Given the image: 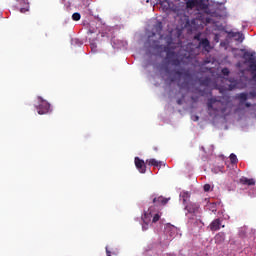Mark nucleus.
I'll return each mask as SVG.
<instances>
[{
  "mask_svg": "<svg viewBox=\"0 0 256 256\" xmlns=\"http://www.w3.org/2000/svg\"><path fill=\"white\" fill-rule=\"evenodd\" d=\"M181 197H182L183 203L185 205L187 203V199H189V192L182 193Z\"/></svg>",
  "mask_w": 256,
  "mask_h": 256,
  "instance_id": "5701e85b",
  "label": "nucleus"
},
{
  "mask_svg": "<svg viewBox=\"0 0 256 256\" xmlns=\"http://www.w3.org/2000/svg\"><path fill=\"white\" fill-rule=\"evenodd\" d=\"M178 105H181V100H178Z\"/></svg>",
  "mask_w": 256,
  "mask_h": 256,
  "instance_id": "2f4dec72",
  "label": "nucleus"
},
{
  "mask_svg": "<svg viewBox=\"0 0 256 256\" xmlns=\"http://www.w3.org/2000/svg\"><path fill=\"white\" fill-rule=\"evenodd\" d=\"M154 29L158 35H161V31H163V23L162 22H157L156 25L154 26Z\"/></svg>",
  "mask_w": 256,
  "mask_h": 256,
  "instance_id": "a211bd4d",
  "label": "nucleus"
},
{
  "mask_svg": "<svg viewBox=\"0 0 256 256\" xmlns=\"http://www.w3.org/2000/svg\"><path fill=\"white\" fill-rule=\"evenodd\" d=\"M215 39H217V35L215 36Z\"/></svg>",
  "mask_w": 256,
  "mask_h": 256,
  "instance_id": "4c0bfd02",
  "label": "nucleus"
},
{
  "mask_svg": "<svg viewBox=\"0 0 256 256\" xmlns=\"http://www.w3.org/2000/svg\"><path fill=\"white\" fill-rule=\"evenodd\" d=\"M229 83H230L228 85L229 91H233V89L239 88V82L237 80H235L234 78H230Z\"/></svg>",
  "mask_w": 256,
  "mask_h": 256,
  "instance_id": "2eb2a0df",
  "label": "nucleus"
},
{
  "mask_svg": "<svg viewBox=\"0 0 256 256\" xmlns=\"http://www.w3.org/2000/svg\"><path fill=\"white\" fill-rule=\"evenodd\" d=\"M20 11H21V13H23V12H24V9L22 8Z\"/></svg>",
  "mask_w": 256,
  "mask_h": 256,
  "instance_id": "c9c22d12",
  "label": "nucleus"
},
{
  "mask_svg": "<svg viewBox=\"0 0 256 256\" xmlns=\"http://www.w3.org/2000/svg\"><path fill=\"white\" fill-rule=\"evenodd\" d=\"M230 162L232 163V165L237 164L238 162L237 155H235L234 153L230 154Z\"/></svg>",
  "mask_w": 256,
  "mask_h": 256,
  "instance_id": "412c9836",
  "label": "nucleus"
},
{
  "mask_svg": "<svg viewBox=\"0 0 256 256\" xmlns=\"http://www.w3.org/2000/svg\"><path fill=\"white\" fill-rule=\"evenodd\" d=\"M256 97V89L255 90H252L250 91L249 93H240L238 94L237 96V99H239L240 101V104L243 105V103H245V101H247V99H255Z\"/></svg>",
  "mask_w": 256,
  "mask_h": 256,
  "instance_id": "6e6552de",
  "label": "nucleus"
},
{
  "mask_svg": "<svg viewBox=\"0 0 256 256\" xmlns=\"http://www.w3.org/2000/svg\"><path fill=\"white\" fill-rule=\"evenodd\" d=\"M165 73H169V68H165Z\"/></svg>",
  "mask_w": 256,
  "mask_h": 256,
  "instance_id": "7c9ffc66",
  "label": "nucleus"
},
{
  "mask_svg": "<svg viewBox=\"0 0 256 256\" xmlns=\"http://www.w3.org/2000/svg\"><path fill=\"white\" fill-rule=\"evenodd\" d=\"M194 225H203V222L201 220H195Z\"/></svg>",
  "mask_w": 256,
  "mask_h": 256,
  "instance_id": "cd10ccee",
  "label": "nucleus"
},
{
  "mask_svg": "<svg viewBox=\"0 0 256 256\" xmlns=\"http://www.w3.org/2000/svg\"><path fill=\"white\" fill-rule=\"evenodd\" d=\"M204 191L207 193L209 191H211V185L210 184H205L204 185Z\"/></svg>",
  "mask_w": 256,
  "mask_h": 256,
  "instance_id": "393cba45",
  "label": "nucleus"
},
{
  "mask_svg": "<svg viewBox=\"0 0 256 256\" xmlns=\"http://www.w3.org/2000/svg\"><path fill=\"white\" fill-rule=\"evenodd\" d=\"M154 151H158L157 147H154Z\"/></svg>",
  "mask_w": 256,
  "mask_h": 256,
  "instance_id": "f704fd0d",
  "label": "nucleus"
},
{
  "mask_svg": "<svg viewBox=\"0 0 256 256\" xmlns=\"http://www.w3.org/2000/svg\"><path fill=\"white\" fill-rule=\"evenodd\" d=\"M165 232L167 233V235H169L171 239H175V236L177 235V227L171 224H167L165 228Z\"/></svg>",
  "mask_w": 256,
  "mask_h": 256,
  "instance_id": "ddd939ff",
  "label": "nucleus"
},
{
  "mask_svg": "<svg viewBox=\"0 0 256 256\" xmlns=\"http://www.w3.org/2000/svg\"><path fill=\"white\" fill-rule=\"evenodd\" d=\"M223 220H221V218H216L214 219L208 226V228L210 229V231H219V229H224L225 225L222 224Z\"/></svg>",
  "mask_w": 256,
  "mask_h": 256,
  "instance_id": "9d476101",
  "label": "nucleus"
},
{
  "mask_svg": "<svg viewBox=\"0 0 256 256\" xmlns=\"http://www.w3.org/2000/svg\"><path fill=\"white\" fill-rule=\"evenodd\" d=\"M175 75H178V77H181L183 75V71L177 70L175 71Z\"/></svg>",
  "mask_w": 256,
  "mask_h": 256,
  "instance_id": "bb28decb",
  "label": "nucleus"
},
{
  "mask_svg": "<svg viewBox=\"0 0 256 256\" xmlns=\"http://www.w3.org/2000/svg\"><path fill=\"white\" fill-rule=\"evenodd\" d=\"M223 169H225V167L223 166H218V167H214L212 169L213 173H223Z\"/></svg>",
  "mask_w": 256,
  "mask_h": 256,
  "instance_id": "4be33fe9",
  "label": "nucleus"
},
{
  "mask_svg": "<svg viewBox=\"0 0 256 256\" xmlns=\"http://www.w3.org/2000/svg\"><path fill=\"white\" fill-rule=\"evenodd\" d=\"M232 36H233V37H236V41H240L241 43H242L243 39H245V38L243 37V34L240 33V32H233V33H232Z\"/></svg>",
  "mask_w": 256,
  "mask_h": 256,
  "instance_id": "6ab92c4d",
  "label": "nucleus"
},
{
  "mask_svg": "<svg viewBox=\"0 0 256 256\" xmlns=\"http://www.w3.org/2000/svg\"><path fill=\"white\" fill-rule=\"evenodd\" d=\"M229 73H230L229 68H223L222 69V74H224L225 76H228Z\"/></svg>",
  "mask_w": 256,
  "mask_h": 256,
  "instance_id": "a878e982",
  "label": "nucleus"
},
{
  "mask_svg": "<svg viewBox=\"0 0 256 256\" xmlns=\"http://www.w3.org/2000/svg\"><path fill=\"white\" fill-rule=\"evenodd\" d=\"M146 163H148L150 167H159L161 165V162L157 161L154 158L146 160Z\"/></svg>",
  "mask_w": 256,
  "mask_h": 256,
  "instance_id": "f3484780",
  "label": "nucleus"
},
{
  "mask_svg": "<svg viewBox=\"0 0 256 256\" xmlns=\"http://www.w3.org/2000/svg\"><path fill=\"white\" fill-rule=\"evenodd\" d=\"M203 5V1L201 0H187L186 1V9H195V7H200Z\"/></svg>",
  "mask_w": 256,
  "mask_h": 256,
  "instance_id": "f8f14e48",
  "label": "nucleus"
},
{
  "mask_svg": "<svg viewBox=\"0 0 256 256\" xmlns=\"http://www.w3.org/2000/svg\"><path fill=\"white\" fill-rule=\"evenodd\" d=\"M153 205L150 207H154L156 211H159V207H163L166 203H169V199L163 196L153 197L152 196Z\"/></svg>",
  "mask_w": 256,
  "mask_h": 256,
  "instance_id": "0eeeda50",
  "label": "nucleus"
},
{
  "mask_svg": "<svg viewBox=\"0 0 256 256\" xmlns=\"http://www.w3.org/2000/svg\"><path fill=\"white\" fill-rule=\"evenodd\" d=\"M163 213L161 211L156 210L155 207H149L147 211H144V215L142 216V230L147 231L149 229V224L151 223H157L159 219H161V216Z\"/></svg>",
  "mask_w": 256,
  "mask_h": 256,
  "instance_id": "f03ea898",
  "label": "nucleus"
},
{
  "mask_svg": "<svg viewBox=\"0 0 256 256\" xmlns=\"http://www.w3.org/2000/svg\"><path fill=\"white\" fill-rule=\"evenodd\" d=\"M72 19H73V21H79V20L81 19V14L75 12V13L72 15Z\"/></svg>",
  "mask_w": 256,
  "mask_h": 256,
  "instance_id": "b1692460",
  "label": "nucleus"
},
{
  "mask_svg": "<svg viewBox=\"0 0 256 256\" xmlns=\"http://www.w3.org/2000/svg\"><path fill=\"white\" fill-rule=\"evenodd\" d=\"M240 183L242 185L253 186V185H255V179H253V178L249 179L247 177H242V178H240Z\"/></svg>",
  "mask_w": 256,
  "mask_h": 256,
  "instance_id": "4468645a",
  "label": "nucleus"
},
{
  "mask_svg": "<svg viewBox=\"0 0 256 256\" xmlns=\"http://www.w3.org/2000/svg\"><path fill=\"white\" fill-rule=\"evenodd\" d=\"M134 163L136 169L139 171V173H147V165L145 164V161L139 157L134 158Z\"/></svg>",
  "mask_w": 256,
  "mask_h": 256,
  "instance_id": "1a4fd4ad",
  "label": "nucleus"
},
{
  "mask_svg": "<svg viewBox=\"0 0 256 256\" xmlns=\"http://www.w3.org/2000/svg\"><path fill=\"white\" fill-rule=\"evenodd\" d=\"M244 59V64L249 65V69L252 71V79L256 81V57L255 52L244 51L242 55Z\"/></svg>",
  "mask_w": 256,
  "mask_h": 256,
  "instance_id": "20e7f679",
  "label": "nucleus"
},
{
  "mask_svg": "<svg viewBox=\"0 0 256 256\" xmlns=\"http://www.w3.org/2000/svg\"><path fill=\"white\" fill-rule=\"evenodd\" d=\"M207 107L210 116L217 115V113L224 115L225 111H227V103L217 100V98L208 99Z\"/></svg>",
  "mask_w": 256,
  "mask_h": 256,
  "instance_id": "7ed1b4c3",
  "label": "nucleus"
},
{
  "mask_svg": "<svg viewBox=\"0 0 256 256\" xmlns=\"http://www.w3.org/2000/svg\"><path fill=\"white\" fill-rule=\"evenodd\" d=\"M199 84L202 85V87H209V85H211V79L209 77L199 78Z\"/></svg>",
  "mask_w": 256,
  "mask_h": 256,
  "instance_id": "dca6fc26",
  "label": "nucleus"
},
{
  "mask_svg": "<svg viewBox=\"0 0 256 256\" xmlns=\"http://www.w3.org/2000/svg\"><path fill=\"white\" fill-rule=\"evenodd\" d=\"M216 241H225V234L223 232H219L216 236H215Z\"/></svg>",
  "mask_w": 256,
  "mask_h": 256,
  "instance_id": "aec40b11",
  "label": "nucleus"
},
{
  "mask_svg": "<svg viewBox=\"0 0 256 256\" xmlns=\"http://www.w3.org/2000/svg\"><path fill=\"white\" fill-rule=\"evenodd\" d=\"M92 47H97L95 44H91Z\"/></svg>",
  "mask_w": 256,
  "mask_h": 256,
  "instance_id": "72a5a7b5",
  "label": "nucleus"
},
{
  "mask_svg": "<svg viewBox=\"0 0 256 256\" xmlns=\"http://www.w3.org/2000/svg\"><path fill=\"white\" fill-rule=\"evenodd\" d=\"M38 106H36V109L38 111V115H47L49 111L51 110V104L47 102V100L43 99V97L38 96Z\"/></svg>",
  "mask_w": 256,
  "mask_h": 256,
  "instance_id": "39448f33",
  "label": "nucleus"
},
{
  "mask_svg": "<svg viewBox=\"0 0 256 256\" xmlns=\"http://www.w3.org/2000/svg\"><path fill=\"white\" fill-rule=\"evenodd\" d=\"M244 105H245V107H247V108L251 107V103H249V102L244 103Z\"/></svg>",
  "mask_w": 256,
  "mask_h": 256,
  "instance_id": "c756f323",
  "label": "nucleus"
},
{
  "mask_svg": "<svg viewBox=\"0 0 256 256\" xmlns=\"http://www.w3.org/2000/svg\"><path fill=\"white\" fill-rule=\"evenodd\" d=\"M166 44H161V41H163V36L160 35L159 40L155 39V33H152L150 35L145 43V47L149 49L150 51H155V53H158L161 55V53H166V59L171 63V65H174V67H181V60L177 57V53L175 50L172 49L173 45V39L171 36H168L165 38Z\"/></svg>",
  "mask_w": 256,
  "mask_h": 256,
  "instance_id": "f257e3e1",
  "label": "nucleus"
},
{
  "mask_svg": "<svg viewBox=\"0 0 256 256\" xmlns=\"http://www.w3.org/2000/svg\"><path fill=\"white\" fill-rule=\"evenodd\" d=\"M106 255H107V256H111V251H109V248H108V247H106Z\"/></svg>",
  "mask_w": 256,
  "mask_h": 256,
  "instance_id": "c85d7f7f",
  "label": "nucleus"
},
{
  "mask_svg": "<svg viewBox=\"0 0 256 256\" xmlns=\"http://www.w3.org/2000/svg\"><path fill=\"white\" fill-rule=\"evenodd\" d=\"M194 39H196V41H199V45L200 47H202L204 49V51H206V53H210L211 49H213V47L211 46V42L209 41V39L207 38H201V34H197L194 36Z\"/></svg>",
  "mask_w": 256,
  "mask_h": 256,
  "instance_id": "423d86ee",
  "label": "nucleus"
},
{
  "mask_svg": "<svg viewBox=\"0 0 256 256\" xmlns=\"http://www.w3.org/2000/svg\"><path fill=\"white\" fill-rule=\"evenodd\" d=\"M238 67H241V64H237Z\"/></svg>",
  "mask_w": 256,
  "mask_h": 256,
  "instance_id": "e433bc0d",
  "label": "nucleus"
},
{
  "mask_svg": "<svg viewBox=\"0 0 256 256\" xmlns=\"http://www.w3.org/2000/svg\"><path fill=\"white\" fill-rule=\"evenodd\" d=\"M196 121H199V116H196Z\"/></svg>",
  "mask_w": 256,
  "mask_h": 256,
  "instance_id": "473e14b6",
  "label": "nucleus"
},
{
  "mask_svg": "<svg viewBox=\"0 0 256 256\" xmlns=\"http://www.w3.org/2000/svg\"><path fill=\"white\" fill-rule=\"evenodd\" d=\"M185 210L187 211L186 215H195L199 211V204L189 203L185 206Z\"/></svg>",
  "mask_w": 256,
  "mask_h": 256,
  "instance_id": "9b49d317",
  "label": "nucleus"
}]
</instances>
